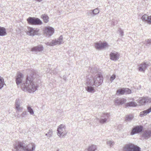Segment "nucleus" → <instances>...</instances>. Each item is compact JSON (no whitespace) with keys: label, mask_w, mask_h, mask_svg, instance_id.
<instances>
[{"label":"nucleus","mask_w":151,"mask_h":151,"mask_svg":"<svg viewBox=\"0 0 151 151\" xmlns=\"http://www.w3.org/2000/svg\"><path fill=\"white\" fill-rule=\"evenodd\" d=\"M41 17L43 19L44 22L47 23L48 22L49 17L47 15L45 14H42Z\"/></svg>","instance_id":"obj_27"},{"label":"nucleus","mask_w":151,"mask_h":151,"mask_svg":"<svg viewBox=\"0 0 151 151\" xmlns=\"http://www.w3.org/2000/svg\"><path fill=\"white\" fill-rule=\"evenodd\" d=\"M27 21L29 24L31 25H40L42 23L40 19L34 17H29Z\"/></svg>","instance_id":"obj_7"},{"label":"nucleus","mask_w":151,"mask_h":151,"mask_svg":"<svg viewBox=\"0 0 151 151\" xmlns=\"http://www.w3.org/2000/svg\"><path fill=\"white\" fill-rule=\"evenodd\" d=\"M57 134L60 137H63L67 134L65 126L63 124L60 125L57 129Z\"/></svg>","instance_id":"obj_4"},{"label":"nucleus","mask_w":151,"mask_h":151,"mask_svg":"<svg viewBox=\"0 0 151 151\" xmlns=\"http://www.w3.org/2000/svg\"><path fill=\"white\" fill-rule=\"evenodd\" d=\"M142 137L146 139L151 137V130L147 129L145 130L142 134Z\"/></svg>","instance_id":"obj_15"},{"label":"nucleus","mask_w":151,"mask_h":151,"mask_svg":"<svg viewBox=\"0 0 151 151\" xmlns=\"http://www.w3.org/2000/svg\"><path fill=\"white\" fill-rule=\"evenodd\" d=\"M118 31L120 33L119 34L121 36H123L124 32L121 29L119 28L118 30Z\"/></svg>","instance_id":"obj_39"},{"label":"nucleus","mask_w":151,"mask_h":151,"mask_svg":"<svg viewBox=\"0 0 151 151\" xmlns=\"http://www.w3.org/2000/svg\"><path fill=\"white\" fill-rule=\"evenodd\" d=\"M45 135L46 136H47H47H48L47 133L45 134Z\"/></svg>","instance_id":"obj_45"},{"label":"nucleus","mask_w":151,"mask_h":151,"mask_svg":"<svg viewBox=\"0 0 151 151\" xmlns=\"http://www.w3.org/2000/svg\"><path fill=\"white\" fill-rule=\"evenodd\" d=\"M45 35L47 36L50 37L52 36L54 32V29L50 27H46L44 30Z\"/></svg>","instance_id":"obj_9"},{"label":"nucleus","mask_w":151,"mask_h":151,"mask_svg":"<svg viewBox=\"0 0 151 151\" xmlns=\"http://www.w3.org/2000/svg\"><path fill=\"white\" fill-rule=\"evenodd\" d=\"M63 37L62 35L60 36V37L57 40H52L51 42H45V44L49 46H54L56 45H59L63 42Z\"/></svg>","instance_id":"obj_6"},{"label":"nucleus","mask_w":151,"mask_h":151,"mask_svg":"<svg viewBox=\"0 0 151 151\" xmlns=\"http://www.w3.org/2000/svg\"><path fill=\"white\" fill-rule=\"evenodd\" d=\"M146 41L147 46H148L151 44V39H148Z\"/></svg>","instance_id":"obj_38"},{"label":"nucleus","mask_w":151,"mask_h":151,"mask_svg":"<svg viewBox=\"0 0 151 151\" xmlns=\"http://www.w3.org/2000/svg\"><path fill=\"white\" fill-rule=\"evenodd\" d=\"M116 75L114 74H113L110 77V81H111V83L113 81L115 78H116Z\"/></svg>","instance_id":"obj_36"},{"label":"nucleus","mask_w":151,"mask_h":151,"mask_svg":"<svg viewBox=\"0 0 151 151\" xmlns=\"http://www.w3.org/2000/svg\"><path fill=\"white\" fill-rule=\"evenodd\" d=\"M86 85L87 86L85 87V88L88 92L92 93L94 91L95 85L92 80L87 81L86 83Z\"/></svg>","instance_id":"obj_8"},{"label":"nucleus","mask_w":151,"mask_h":151,"mask_svg":"<svg viewBox=\"0 0 151 151\" xmlns=\"http://www.w3.org/2000/svg\"><path fill=\"white\" fill-rule=\"evenodd\" d=\"M90 69L91 70L90 71L91 73H96L97 71V68H89V70H90Z\"/></svg>","instance_id":"obj_37"},{"label":"nucleus","mask_w":151,"mask_h":151,"mask_svg":"<svg viewBox=\"0 0 151 151\" xmlns=\"http://www.w3.org/2000/svg\"><path fill=\"white\" fill-rule=\"evenodd\" d=\"M143 129V127L141 125L134 127L132 128L130 134L132 135L136 134L139 133L142 131Z\"/></svg>","instance_id":"obj_10"},{"label":"nucleus","mask_w":151,"mask_h":151,"mask_svg":"<svg viewBox=\"0 0 151 151\" xmlns=\"http://www.w3.org/2000/svg\"><path fill=\"white\" fill-rule=\"evenodd\" d=\"M20 101L19 99H17L15 102L16 109L17 110L16 112H21L23 110L22 107H20Z\"/></svg>","instance_id":"obj_17"},{"label":"nucleus","mask_w":151,"mask_h":151,"mask_svg":"<svg viewBox=\"0 0 151 151\" xmlns=\"http://www.w3.org/2000/svg\"><path fill=\"white\" fill-rule=\"evenodd\" d=\"M31 75L27 76L26 80L21 85L22 89L28 91L29 93L34 92L37 89L38 85L36 81L39 76L35 72H33Z\"/></svg>","instance_id":"obj_1"},{"label":"nucleus","mask_w":151,"mask_h":151,"mask_svg":"<svg viewBox=\"0 0 151 151\" xmlns=\"http://www.w3.org/2000/svg\"><path fill=\"white\" fill-rule=\"evenodd\" d=\"M110 114L109 113H104L102 114L101 116V117L102 118H106L107 119H107L110 116Z\"/></svg>","instance_id":"obj_31"},{"label":"nucleus","mask_w":151,"mask_h":151,"mask_svg":"<svg viewBox=\"0 0 151 151\" xmlns=\"http://www.w3.org/2000/svg\"><path fill=\"white\" fill-rule=\"evenodd\" d=\"M137 104L134 102H130L126 104L125 106L126 107L132 106L135 107L137 106Z\"/></svg>","instance_id":"obj_26"},{"label":"nucleus","mask_w":151,"mask_h":151,"mask_svg":"<svg viewBox=\"0 0 151 151\" xmlns=\"http://www.w3.org/2000/svg\"><path fill=\"white\" fill-rule=\"evenodd\" d=\"M147 66V65L146 63H143L139 65L138 69L139 71L144 72Z\"/></svg>","instance_id":"obj_18"},{"label":"nucleus","mask_w":151,"mask_h":151,"mask_svg":"<svg viewBox=\"0 0 151 151\" xmlns=\"http://www.w3.org/2000/svg\"><path fill=\"white\" fill-rule=\"evenodd\" d=\"M99 11L98 8H96L93 10H91L88 11V14H91L93 17L99 13Z\"/></svg>","instance_id":"obj_21"},{"label":"nucleus","mask_w":151,"mask_h":151,"mask_svg":"<svg viewBox=\"0 0 151 151\" xmlns=\"http://www.w3.org/2000/svg\"><path fill=\"white\" fill-rule=\"evenodd\" d=\"M113 22L114 25L116 24L117 23L116 22H114L113 21Z\"/></svg>","instance_id":"obj_43"},{"label":"nucleus","mask_w":151,"mask_h":151,"mask_svg":"<svg viewBox=\"0 0 151 151\" xmlns=\"http://www.w3.org/2000/svg\"><path fill=\"white\" fill-rule=\"evenodd\" d=\"M95 86L98 87L103 82V78L101 73H98L95 76L93 81Z\"/></svg>","instance_id":"obj_5"},{"label":"nucleus","mask_w":151,"mask_h":151,"mask_svg":"<svg viewBox=\"0 0 151 151\" xmlns=\"http://www.w3.org/2000/svg\"><path fill=\"white\" fill-rule=\"evenodd\" d=\"M151 102V98L148 97L141 98L139 101V103L141 105H143L147 103Z\"/></svg>","instance_id":"obj_11"},{"label":"nucleus","mask_w":151,"mask_h":151,"mask_svg":"<svg viewBox=\"0 0 151 151\" xmlns=\"http://www.w3.org/2000/svg\"><path fill=\"white\" fill-rule=\"evenodd\" d=\"M151 112V107L147 110L141 112L140 113L139 116L141 117H143L147 115L148 114Z\"/></svg>","instance_id":"obj_22"},{"label":"nucleus","mask_w":151,"mask_h":151,"mask_svg":"<svg viewBox=\"0 0 151 151\" xmlns=\"http://www.w3.org/2000/svg\"><path fill=\"white\" fill-rule=\"evenodd\" d=\"M35 145L32 143L27 145H24L23 142H18L14 144L13 151H33L35 149Z\"/></svg>","instance_id":"obj_2"},{"label":"nucleus","mask_w":151,"mask_h":151,"mask_svg":"<svg viewBox=\"0 0 151 151\" xmlns=\"http://www.w3.org/2000/svg\"><path fill=\"white\" fill-rule=\"evenodd\" d=\"M23 78V74L21 73H18L16 76V82L17 85L21 83Z\"/></svg>","instance_id":"obj_14"},{"label":"nucleus","mask_w":151,"mask_h":151,"mask_svg":"<svg viewBox=\"0 0 151 151\" xmlns=\"http://www.w3.org/2000/svg\"><path fill=\"white\" fill-rule=\"evenodd\" d=\"M6 33L5 29L4 27L0 26V36H4L6 35Z\"/></svg>","instance_id":"obj_23"},{"label":"nucleus","mask_w":151,"mask_h":151,"mask_svg":"<svg viewBox=\"0 0 151 151\" xmlns=\"http://www.w3.org/2000/svg\"><path fill=\"white\" fill-rule=\"evenodd\" d=\"M47 137L49 138L52 135V129H50L47 132Z\"/></svg>","instance_id":"obj_35"},{"label":"nucleus","mask_w":151,"mask_h":151,"mask_svg":"<svg viewBox=\"0 0 151 151\" xmlns=\"http://www.w3.org/2000/svg\"><path fill=\"white\" fill-rule=\"evenodd\" d=\"M125 92V88H122L118 90L117 91L116 94L117 95H123Z\"/></svg>","instance_id":"obj_24"},{"label":"nucleus","mask_w":151,"mask_h":151,"mask_svg":"<svg viewBox=\"0 0 151 151\" xmlns=\"http://www.w3.org/2000/svg\"><path fill=\"white\" fill-rule=\"evenodd\" d=\"M109 56L110 59L115 61L119 58L120 55L117 52H111L110 53Z\"/></svg>","instance_id":"obj_13"},{"label":"nucleus","mask_w":151,"mask_h":151,"mask_svg":"<svg viewBox=\"0 0 151 151\" xmlns=\"http://www.w3.org/2000/svg\"><path fill=\"white\" fill-rule=\"evenodd\" d=\"M134 118L132 115H127L125 117V120L126 121L130 122Z\"/></svg>","instance_id":"obj_29"},{"label":"nucleus","mask_w":151,"mask_h":151,"mask_svg":"<svg viewBox=\"0 0 151 151\" xmlns=\"http://www.w3.org/2000/svg\"><path fill=\"white\" fill-rule=\"evenodd\" d=\"M27 115V112L26 111H24L21 114V116L22 117H23Z\"/></svg>","instance_id":"obj_41"},{"label":"nucleus","mask_w":151,"mask_h":151,"mask_svg":"<svg viewBox=\"0 0 151 151\" xmlns=\"http://www.w3.org/2000/svg\"><path fill=\"white\" fill-rule=\"evenodd\" d=\"M126 101V99L123 98L118 99L115 101V105L118 106L124 104Z\"/></svg>","instance_id":"obj_20"},{"label":"nucleus","mask_w":151,"mask_h":151,"mask_svg":"<svg viewBox=\"0 0 151 151\" xmlns=\"http://www.w3.org/2000/svg\"><path fill=\"white\" fill-rule=\"evenodd\" d=\"M43 50V47L42 45H39L37 46L33 47L32 48L31 51L32 52H41Z\"/></svg>","instance_id":"obj_16"},{"label":"nucleus","mask_w":151,"mask_h":151,"mask_svg":"<svg viewBox=\"0 0 151 151\" xmlns=\"http://www.w3.org/2000/svg\"><path fill=\"white\" fill-rule=\"evenodd\" d=\"M27 34L29 35L33 36L37 34V31L32 28H29Z\"/></svg>","instance_id":"obj_19"},{"label":"nucleus","mask_w":151,"mask_h":151,"mask_svg":"<svg viewBox=\"0 0 151 151\" xmlns=\"http://www.w3.org/2000/svg\"><path fill=\"white\" fill-rule=\"evenodd\" d=\"M123 151H140V148L132 143H129L124 145Z\"/></svg>","instance_id":"obj_3"},{"label":"nucleus","mask_w":151,"mask_h":151,"mask_svg":"<svg viewBox=\"0 0 151 151\" xmlns=\"http://www.w3.org/2000/svg\"><path fill=\"white\" fill-rule=\"evenodd\" d=\"M36 0L39 2H41L42 1V0Z\"/></svg>","instance_id":"obj_44"},{"label":"nucleus","mask_w":151,"mask_h":151,"mask_svg":"<svg viewBox=\"0 0 151 151\" xmlns=\"http://www.w3.org/2000/svg\"><path fill=\"white\" fill-rule=\"evenodd\" d=\"M27 110L31 115H33L34 114V112L30 106L27 107Z\"/></svg>","instance_id":"obj_32"},{"label":"nucleus","mask_w":151,"mask_h":151,"mask_svg":"<svg viewBox=\"0 0 151 151\" xmlns=\"http://www.w3.org/2000/svg\"><path fill=\"white\" fill-rule=\"evenodd\" d=\"M125 92H127L128 94L130 93L131 92V91L128 88H125Z\"/></svg>","instance_id":"obj_40"},{"label":"nucleus","mask_w":151,"mask_h":151,"mask_svg":"<svg viewBox=\"0 0 151 151\" xmlns=\"http://www.w3.org/2000/svg\"><path fill=\"white\" fill-rule=\"evenodd\" d=\"M107 121L106 118H101L99 120V122L101 124H104L106 123Z\"/></svg>","instance_id":"obj_33"},{"label":"nucleus","mask_w":151,"mask_h":151,"mask_svg":"<svg viewBox=\"0 0 151 151\" xmlns=\"http://www.w3.org/2000/svg\"><path fill=\"white\" fill-rule=\"evenodd\" d=\"M4 84V79L0 76V89H1L3 87Z\"/></svg>","instance_id":"obj_30"},{"label":"nucleus","mask_w":151,"mask_h":151,"mask_svg":"<svg viewBox=\"0 0 151 151\" xmlns=\"http://www.w3.org/2000/svg\"><path fill=\"white\" fill-rule=\"evenodd\" d=\"M107 144L110 146L111 147L114 144V142L112 140H107Z\"/></svg>","instance_id":"obj_34"},{"label":"nucleus","mask_w":151,"mask_h":151,"mask_svg":"<svg viewBox=\"0 0 151 151\" xmlns=\"http://www.w3.org/2000/svg\"><path fill=\"white\" fill-rule=\"evenodd\" d=\"M149 19V16L145 14L144 15L141 17V19L144 21L148 23V21Z\"/></svg>","instance_id":"obj_25"},{"label":"nucleus","mask_w":151,"mask_h":151,"mask_svg":"<svg viewBox=\"0 0 151 151\" xmlns=\"http://www.w3.org/2000/svg\"><path fill=\"white\" fill-rule=\"evenodd\" d=\"M148 24H151V15L149 16V19L148 21Z\"/></svg>","instance_id":"obj_42"},{"label":"nucleus","mask_w":151,"mask_h":151,"mask_svg":"<svg viewBox=\"0 0 151 151\" xmlns=\"http://www.w3.org/2000/svg\"><path fill=\"white\" fill-rule=\"evenodd\" d=\"M95 47L97 49H101L108 47V44L106 42H99L95 43Z\"/></svg>","instance_id":"obj_12"},{"label":"nucleus","mask_w":151,"mask_h":151,"mask_svg":"<svg viewBox=\"0 0 151 151\" xmlns=\"http://www.w3.org/2000/svg\"><path fill=\"white\" fill-rule=\"evenodd\" d=\"M97 149V146L95 145H92L89 146L88 149V151H95Z\"/></svg>","instance_id":"obj_28"}]
</instances>
